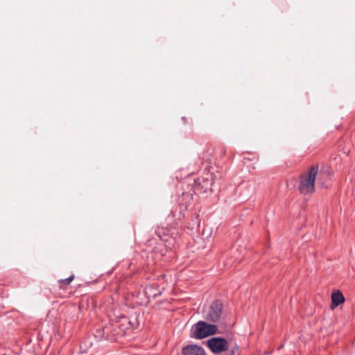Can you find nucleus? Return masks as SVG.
I'll return each instance as SVG.
<instances>
[{
	"instance_id": "2",
	"label": "nucleus",
	"mask_w": 355,
	"mask_h": 355,
	"mask_svg": "<svg viewBox=\"0 0 355 355\" xmlns=\"http://www.w3.org/2000/svg\"><path fill=\"white\" fill-rule=\"evenodd\" d=\"M318 171V166H313L308 173L300 176L299 190L301 193L306 195L314 191L315 177Z\"/></svg>"
},
{
	"instance_id": "5",
	"label": "nucleus",
	"mask_w": 355,
	"mask_h": 355,
	"mask_svg": "<svg viewBox=\"0 0 355 355\" xmlns=\"http://www.w3.org/2000/svg\"><path fill=\"white\" fill-rule=\"evenodd\" d=\"M223 311L222 303L219 301H215L209 307L205 318L212 322H216L221 317Z\"/></svg>"
},
{
	"instance_id": "3",
	"label": "nucleus",
	"mask_w": 355,
	"mask_h": 355,
	"mask_svg": "<svg viewBox=\"0 0 355 355\" xmlns=\"http://www.w3.org/2000/svg\"><path fill=\"white\" fill-rule=\"evenodd\" d=\"M217 327L214 324H207L205 321H199L191 328V337L202 339L215 334Z\"/></svg>"
},
{
	"instance_id": "8",
	"label": "nucleus",
	"mask_w": 355,
	"mask_h": 355,
	"mask_svg": "<svg viewBox=\"0 0 355 355\" xmlns=\"http://www.w3.org/2000/svg\"><path fill=\"white\" fill-rule=\"evenodd\" d=\"M73 278H74V276L71 275V276H70L69 277H68L67 279H62V282H64L66 284H69L72 282Z\"/></svg>"
},
{
	"instance_id": "7",
	"label": "nucleus",
	"mask_w": 355,
	"mask_h": 355,
	"mask_svg": "<svg viewBox=\"0 0 355 355\" xmlns=\"http://www.w3.org/2000/svg\"><path fill=\"white\" fill-rule=\"evenodd\" d=\"M331 308L334 309L345 302V297L339 291L333 292L331 294Z\"/></svg>"
},
{
	"instance_id": "1",
	"label": "nucleus",
	"mask_w": 355,
	"mask_h": 355,
	"mask_svg": "<svg viewBox=\"0 0 355 355\" xmlns=\"http://www.w3.org/2000/svg\"><path fill=\"white\" fill-rule=\"evenodd\" d=\"M207 345L214 354L225 352V355H234L239 352V346L234 345L229 350V344L226 339L220 337H213L207 341Z\"/></svg>"
},
{
	"instance_id": "6",
	"label": "nucleus",
	"mask_w": 355,
	"mask_h": 355,
	"mask_svg": "<svg viewBox=\"0 0 355 355\" xmlns=\"http://www.w3.org/2000/svg\"><path fill=\"white\" fill-rule=\"evenodd\" d=\"M183 355H206L204 349L197 345H189L182 349Z\"/></svg>"
},
{
	"instance_id": "4",
	"label": "nucleus",
	"mask_w": 355,
	"mask_h": 355,
	"mask_svg": "<svg viewBox=\"0 0 355 355\" xmlns=\"http://www.w3.org/2000/svg\"><path fill=\"white\" fill-rule=\"evenodd\" d=\"M121 320H122L121 325H124L126 323L129 325H130V322L128 318L126 317H121L119 320H116V324H112L111 326H106L103 328V335L102 336L104 337L107 340H114L116 339V336L119 334V331L117 330L118 328L120 327L121 324H118V322H119Z\"/></svg>"
}]
</instances>
